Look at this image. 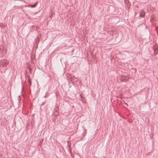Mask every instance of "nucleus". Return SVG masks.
<instances>
[{
	"label": "nucleus",
	"mask_w": 158,
	"mask_h": 158,
	"mask_svg": "<svg viewBox=\"0 0 158 158\" xmlns=\"http://www.w3.org/2000/svg\"><path fill=\"white\" fill-rule=\"evenodd\" d=\"M9 62L7 60H3L0 62V67L5 68L7 66Z\"/></svg>",
	"instance_id": "f257e3e1"
},
{
	"label": "nucleus",
	"mask_w": 158,
	"mask_h": 158,
	"mask_svg": "<svg viewBox=\"0 0 158 158\" xmlns=\"http://www.w3.org/2000/svg\"><path fill=\"white\" fill-rule=\"evenodd\" d=\"M69 79L70 80V81L73 82L74 81H77V78L73 75H70L69 77Z\"/></svg>",
	"instance_id": "f03ea898"
},
{
	"label": "nucleus",
	"mask_w": 158,
	"mask_h": 158,
	"mask_svg": "<svg viewBox=\"0 0 158 158\" xmlns=\"http://www.w3.org/2000/svg\"><path fill=\"white\" fill-rule=\"evenodd\" d=\"M144 15V12L143 11H141V13L140 14V15L141 16H143Z\"/></svg>",
	"instance_id": "7ed1b4c3"
},
{
	"label": "nucleus",
	"mask_w": 158,
	"mask_h": 158,
	"mask_svg": "<svg viewBox=\"0 0 158 158\" xmlns=\"http://www.w3.org/2000/svg\"><path fill=\"white\" fill-rule=\"evenodd\" d=\"M28 83L29 85H31V81L30 80V79L28 78Z\"/></svg>",
	"instance_id": "20e7f679"
},
{
	"label": "nucleus",
	"mask_w": 158,
	"mask_h": 158,
	"mask_svg": "<svg viewBox=\"0 0 158 158\" xmlns=\"http://www.w3.org/2000/svg\"><path fill=\"white\" fill-rule=\"evenodd\" d=\"M36 4H35V5H31V6L32 7H35L36 6Z\"/></svg>",
	"instance_id": "39448f33"
},
{
	"label": "nucleus",
	"mask_w": 158,
	"mask_h": 158,
	"mask_svg": "<svg viewBox=\"0 0 158 158\" xmlns=\"http://www.w3.org/2000/svg\"><path fill=\"white\" fill-rule=\"evenodd\" d=\"M44 98H45V97H46V95H45V96H44Z\"/></svg>",
	"instance_id": "423d86ee"
}]
</instances>
